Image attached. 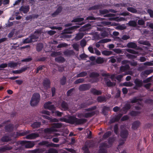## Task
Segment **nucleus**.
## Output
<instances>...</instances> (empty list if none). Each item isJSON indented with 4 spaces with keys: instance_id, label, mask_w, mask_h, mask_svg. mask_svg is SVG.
Wrapping results in <instances>:
<instances>
[{
    "instance_id": "obj_1",
    "label": "nucleus",
    "mask_w": 153,
    "mask_h": 153,
    "mask_svg": "<svg viewBox=\"0 0 153 153\" xmlns=\"http://www.w3.org/2000/svg\"><path fill=\"white\" fill-rule=\"evenodd\" d=\"M40 95L37 93H34L30 101L31 106L36 105L39 103L40 100Z\"/></svg>"
},
{
    "instance_id": "obj_2",
    "label": "nucleus",
    "mask_w": 153,
    "mask_h": 153,
    "mask_svg": "<svg viewBox=\"0 0 153 153\" xmlns=\"http://www.w3.org/2000/svg\"><path fill=\"white\" fill-rule=\"evenodd\" d=\"M120 128L121 130L120 132V136L122 138L126 140L128 134V131L124 128V126H121Z\"/></svg>"
},
{
    "instance_id": "obj_3",
    "label": "nucleus",
    "mask_w": 153,
    "mask_h": 153,
    "mask_svg": "<svg viewBox=\"0 0 153 153\" xmlns=\"http://www.w3.org/2000/svg\"><path fill=\"white\" fill-rule=\"evenodd\" d=\"M19 143L21 144H25V147L27 148H31L34 145L33 142L30 141H19Z\"/></svg>"
},
{
    "instance_id": "obj_4",
    "label": "nucleus",
    "mask_w": 153,
    "mask_h": 153,
    "mask_svg": "<svg viewBox=\"0 0 153 153\" xmlns=\"http://www.w3.org/2000/svg\"><path fill=\"white\" fill-rule=\"evenodd\" d=\"M95 113V111H93L78 115V117L80 118L83 117L86 118H89L94 115Z\"/></svg>"
},
{
    "instance_id": "obj_5",
    "label": "nucleus",
    "mask_w": 153,
    "mask_h": 153,
    "mask_svg": "<svg viewBox=\"0 0 153 153\" xmlns=\"http://www.w3.org/2000/svg\"><path fill=\"white\" fill-rule=\"evenodd\" d=\"M79 27V26H74L73 27H70L67 29H65L64 30V32L62 33V34H71L72 33L71 31H68L72 30H74L78 28Z\"/></svg>"
},
{
    "instance_id": "obj_6",
    "label": "nucleus",
    "mask_w": 153,
    "mask_h": 153,
    "mask_svg": "<svg viewBox=\"0 0 153 153\" xmlns=\"http://www.w3.org/2000/svg\"><path fill=\"white\" fill-rule=\"evenodd\" d=\"M91 87V85L89 84H83L79 86V89L81 91H85L89 90Z\"/></svg>"
},
{
    "instance_id": "obj_7",
    "label": "nucleus",
    "mask_w": 153,
    "mask_h": 153,
    "mask_svg": "<svg viewBox=\"0 0 153 153\" xmlns=\"http://www.w3.org/2000/svg\"><path fill=\"white\" fill-rule=\"evenodd\" d=\"M131 105L129 104H125L120 111L123 114H126L128 111L131 108Z\"/></svg>"
},
{
    "instance_id": "obj_8",
    "label": "nucleus",
    "mask_w": 153,
    "mask_h": 153,
    "mask_svg": "<svg viewBox=\"0 0 153 153\" xmlns=\"http://www.w3.org/2000/svg\"><path fill=\"white\" fill-rule=\"evenodd\" d=\"M51 82L50 80L47 78L44 80L42 84L44 88L47 89L50 88Z\"/></svg>"
},
{
    "instance_id": "obj_9",
    "label": "nucleus",
    "mask_w": 153,
    "mask_h": 153,
    "mask_svg": "<svg viewBox=\"0 0 153 153\" xmlns=\"http://www.w3.org/2000/svg\"><path fill=\"white\" fill-rule=\"evenodd\" d=\"M104 79L108 87H112L115 85L116 83L115 82H111L110 79H108L107 78L105 77Z\"/></svg>"
},
{
    "instance_id": "obj_10",
    "label": "nucleus",
    "mask_w": 153,
    "mask_h": 153,
    "mask_svg": "<svg viewBox=\"0 0 153 153\" xmlns=\"http://www.w3.org/2000/svg\"><path fill=\"white\" fill-rule=\"evenodd\" d=\"M123 115V114L120 113L117 115L115 117L111 119L110 121V123H114L116 121H118L120 119V118Z\"/></svg>"
},
{
    "instance_id": "obj_11",
    "label": "nucleus",
    "mask_w": 153,
    "mask_h": 153,
    "mask_svg": "<svg viewBox=\"0 0 153 153\" xmlns=\"http://www.w3.org/2000/svg\"><path fill=\"white\" fill-rule=\"evenodd\" d=\"M29 6H22L19 10L20 11H22L24 13H26L29 11Z\"/></svg>"
},
{
    "instance_id": "obj_12",
    "label": "nucleus",
    "mask_w": 153,
    "mask_h": 153,
    "mask_svg": "<svg viewBox=\"0 0 153 153\" xmlns=\"http://www.w3.org/2000/svg\"><path fill=\"white\" fill-rule=\"evenodd\" d=\"M76 118L73 116H70L67 118V123L73 124L75 123Z\"/></svg>"
},
{
    "instance_id": "obj_13",
    "label": "nucleus",
    "mask_w": 153,
    "mask_h": 153,
    "mask_svg": "<svg viewBox=\"0 0 153 153\" xmlns=\"http://www.w3.org/2000/svg\"><path fill=\"white\" fill-rule=\"evenodd\" d=\"M57 131V130L55 128H54L52 126L50 128H45L44 130V132L45 133L51 134L52 132Z\"/></svg>"
},
{
    "instance_id": "obj_14",
    "label": "nucleus",
    "mask_w": 153,
    "mask_h": 153,
    "mask_svg": "<svg viewBox=\"0 0 153 153\" xmlns=\"http://www.w3.org/2000/svg\"><path fill=\"white\" fill-rule=\"evenodd\" d=\"M39 136V135L38 134L32 133L27 136L26 138L28 139H33Z\"/></svg>"
},
{
    "instance_id": "obj_15",
    "label": "nucleus",
    "mask_w": 153,
    "mask_h": 153,
    "mask_svg": "<svg viewBox=\"0 0 153 153\" xmlns=\"http://www.w3.org/2000/svg\"><path fill=\"white\" fill-rule=\"evenodd\" d=\"M29 68L27 67H25L22 68L21 69L19 70L13 71L12 72L15 74H20L22 72L25 71L28 69Z\"/></svg>"
},
{
    "instance_id": "obj_16",
    "label": "nucleus",
    "mask_w": 153,
    "mask_h": 153,
    "mask_svg": "<svg viewBox=\"0 0 153 153\" xmlns=\"http://www.w3.org/2000/svg\"><path fill=\"white\" fill-rule=\"evenodd\" d=\"M140 122L139 121L134 122L132 124V128L133 130H136L140 126Z\"/></svg>"
},
{
    "instance_id": "obj_17",
    "label": "nucleus",
    "mask_w": 153,
    "mask_h": 153,
    "mask_svg": "<svg viewBox=\"0 0 153 153\" xmlns=\"http://www.w3.org/2000/svg\"><path fill=\"white\" fill-rule=\"evenodd\" d=\"M63 53L66 56H70L75 54V53L72 50H66L63 52Z\"/></svg>"
},
{
    "instance_id": "obj_18",
    "label": "nucleus",
    "mask_w": 153,
    "mask_h": 153,
    "mask_svg": "<svg viewBox=\"0 0 153 153\" xmlns=\"http://www.w3.org/2000/svg\"><path fill=\"white\" fill-rule=\"evenodd\" d=\"M104 4H100L95 5L90 7L89 10H96L99 9H101L102 7H104L105 6Z\"/></svg>"
},
{
    "instance_id": "obj_19",
    "label": "nucleus",
    "mask_w": 153,
    "mask_h": 153,
    "mask_svg": "<svg viewBox=\"0 0 153 153\" xmlns=\"http://www.w3.org/2000/svg\"><path fill=\"white\" fill-rule=\"evenodd\" d=\"M62 6H59L57 10L51 15L52 16L54 17L58 15L62 11Z\"/></svg>"
},
{
    "instance_id": "obj_20",
    "label": "nucleus",
    "mask_w": 153,
    "mask_h": 153,
    "mask_svg": "<svg viewBox=\"0 0 153 153\" xmlns=\"http://www.w3.org/2000/svg\"><path fill=\"white\" fill-rule=\"evenodd\" d=\"M87 120L85 119H79L76 118L75 124L77 125H81L86 123Z\"/></svg>"
},
{
    "instance_id": "obj_21",
    "label": "nucleus",
    "mask_w": 153,
    "mask_h": 153,
    "mask_svg": "<svg viewBox=\"0 0 153 153\" xmlns=\"http://www.w3.org/2000/svg\"><path fill=\"white\" fill-rule=\"evenodd\" d=\"M101 75L102 76L108 78L109 77L112 80L114 79L115 76L114 74L111 75L109 73L106 72L102 73Z\"/></svg>"
},
{
    "instance_id": "obj_22",
    "label": "nucleus",
    "mask_w": 153,
    "mask_h": 153,
    "mask_svg": "<svg viewBox=\"0 0 153 153\" xmlns=\"http://www.w3.org/2000/svg\"><path fill=\"white\" fill-rule=\"evenodd\" d=\"M91 92L95 95H100L102 94V92L101 91L97 90L94 88H92L90 90Z\"/></svg>"
},
{
    "instance_id": "obj_23",
    "label": "nucleus",
    "mask_w": 153,
    "mask_h": 153,
    "mask_svg": "<svg viewBox=\"0 0 153 153\" xmlns=\"http://www.w3.org/2000/svg\"><path fill=\"white\" fill-rule=\"evenodd\" d=\"M134 83L135 85L139 87H141L143 84V82L139 79H136L134 80Z\"/></svg>"
},
{
    "instance_id": "obj_24",
    "label": "nucleus",
    "mask_w": 153,
    "mask_h": 153,
    "mask_svg": "<svg viewBox=\"0 0 153 153\" xmlns=\"http://www.w3.org/2000/svg\"><path fill=\"white\" fill-rule=\"evenodd\" d=\"M130 68V66L128 65H126L125 66H121L120 68V72H124Z\"/></svg>"
},
{
    "instance_id": "obj_25",
    "label": "nucleus",
    "mask_w": 153,
    "mask_h": 153,
    "mask_svg": "<svg viewBox=\"0 0 153 153\" xmlns=\"http://www.w3.org/2000/svg\"><path fill=\"white\" fill-rule=\"evenodd\" d=\"M13 125L10 124L5 127V130L6 131H12L13 130Z\"/></svg>"
},
{
    "instance_id": "obj_26",
    "label": "nucleus",
    "mask_w": 153,
    "mask_h": 153,
    "mask_svg": "<svg viewBox=\"0 0 153 153\" xmlns=\"http://www.w3.org/2000/svg\"><path fill=\"white\" fill-rule=\"evenodd\" d=\"M127 46L128 48H135L137 47V44L134 42H130L127 45Z\"/></svg>"
},
{
    "instance_id": "obj_27",
    "label": "nucleus",
    "mask_w": 153,
    "mask_h": 153,
    "mask_svg": "<svg viewBox=\"0 0 153 153\" xmlns=\"http://www.w3.org/2000/svg\"><path fill=\"white\" fill-rule=\"evenodd\" d=\"M61 107L62 109L64 111L67 110L68 109V104L65 102L63 101L61 104Z\"/></svg>"
},
{
    "instance_id": "obj_28",
    "label": "nucleus",
    "mask_w": 153,
    "mask_h": 153,
    "mask_svg": "<svg viewBox=\"0 0 153 153\" xmlns=\"http://www.w3.org/2000/svg\"><path fill=\"white\" fill-rule=\"evenodd\" d=\"M127 10L129 12L134 13H138L137 10L135 8L133 7H128L127 8Z\"/></svg>"
},
{
    "instance_id": "obj_29",
    "label": "nucleus",
    "mask_w": 153,
    "mask_h": 153,
    "mask_svg": "<svg viewBox=\"0 0 153 153\" xmlns=\"http://www.w3.org/2000/svg\"><path fill=\"white\" fill-rule=\"evenodd\" d=\"M56 62H58L62 63L65 61V59L64 57L62 56H59L55 58Z\"/></svg>"
},
{
    "instance_id": "obj_30",
    "label": "nucleus",
    "mask_w": 153,
    "mask_h": 153,
    "mask_svg": "<svg viewBox=\"0 0 153 153\" xmlns=\"http://www.w3.org/2000/svg\"><path fill=\"white\" fill-rule=\"evenodd\" d=\"M130 102L132 103L138 102L140 103V102L142 101V99L140 98H137L136 97H134L132 99H131Z\"/></svg>"
},
{
    "instance_id": "obj_31",
    "label": "nucleus",
    "mask_w": 153,
    "mask_h": 153,
    "mask_svg": "<svg viewBox=\"0 0 153 153\" xmlns=\"http://www.w3.org/2000/svg\"><path fill=\"white\" fill-rule=\"evenodd\" d=\"M84 36V34L82 33H80L76 34L75 39L76 40H79L82 39Z\"/></svg>"
},
{
    "instance_id": "obj_32",
    "label": "nucleus",
    "mask_w": 153,
    "mask_h": 153,
    "mask_svg": "<svg viewBox=\"0 0 153 153\" xmlns=\"http://www.w3.org/2000/svg\"><path fill=\"white\" fill-rule=\"evenodd\" d=\"M129 26L132 27H136L137 25V22L134 20H131L127 24Z\"/></svg>"
},
{
    "instance_id": "obj_33",
    "label": "nucleus",
    "mask_w": 153,
    "mask_h": 153,
    "mask_svg": "<svg viewBox=\"0 0 153 153\" xmlns=\"http://www.w3.org/2000/svg\"><path fill=\"white\" fill-rule=\"evenodd\" d=\"M97 100L99 102H103L106 101V99L105 97L99 96L97 97Z\"/></svg>"
},
{
    "instance_id": "obj_34",
    "label": "nucleus",
    "mask_w": 153,
    "mask_h": 153,
    "mask_svg": "<svg viewBox=\"0 0 153 153\" xmlns=\"http://www.w3.org/2000/svg\"><path fill=\"white\" fill-rule=\"evenodd\" d=\"M41 125L40 122H35L31 125V126L33 128H38L40 127Z\"/></svg>"
},
{
    "instance_id": "obj_35",
    "label": "nucleus",
    "mask_w": 153,
    "mask_h": 153,
    "mask_svg": "<svg viewBox=\"0 0 153 153\" xmlns=\"http://www.w3.org/2000/svg\"><path fill=\"white\" fill-rule=\"evenodd\" d=\"M153 72V69H149L145 71L144 72H142L141 74L143 76H145V74L148 75L150 74Z\"/></svg>"
},
{
    "instance_id": "obj_36",
    "label": "nucleus",
    "mask_w": 153,
    "mask_h": 153,
    "mask_svg": "<svg viewBox=\"0 0 153 153\" xmlns=\"http://www.w3.org/2000/svg\"><path fill=\"white\" fill-rule=\"evenodd\" d=\"M11 140V138L9 137L4 136L1 138V140L3 142H8Z\"/></svg>"
},
{
    "instance_id": "obj_37",
    "label": "nucleus",
    "mask_w": 153,
    "mask_h": 153,
    "mask_svg": "<svg viewBox=\"0 0 153 153\" xmlns=\"http://www.w3.org/2000/svg\"><path fill=\"white\" fill-rule=\"evenodd\" d=\"M62 123H53L52 124V127L54 128H60L62 127Z\"/></svg>"
},
{
    "instance_id": "obj_38",
    "label": "nucleus",
    "mask_w": 153,
    "mask_h": 153,
    "mask_svg": "<svg viewBox=\"0 0 153 153\" xmlns=\"http://www.w3.org/2000/svg\"><path fill=\"white\" fill-rule=\"evenodd\" d=\"M47 104H45L44 105V108L45 109H49L50 110H54L55 109L54 106L53 105L51 104L50 106H47Z\"/></svg>"
},
{
    "instance_id": "obj_39",
    "label": "nucleus",
    "mask_w": 153,
    "mask_h": 153,
    "mask_svg": "<svg viewBox=\"0 0 153 153\" xmlns=\"http://www.w3.org/2000/svg\"><path fill=\"white\" fill-rule=\"evenodd\" d=\"M43 46L42 43H40L37 44L36 45V50L38 51H41L43 48Z\"/></svg>"
},
{
    "instance_id": "obj_40",
    "label": "nucleus",
    "mask_w": 153,
    "mask_h": 153,
    "mask_svg": "<svg viewBox=\"0 0 153 153\" xmlns=\"http://www.w3.org/2000/svg\"><path fill=\"white\" fill-rule=\"evenodd\" d=\"M62 53L61 52H53L51 54V56L52 57H56L61 55Z\"/></svg>"
},
{
    "instance_id": "obj_41",
    "label": "nucleus",
    "mask_w": 153,
    "mask_h": 153,
    "mask_svg": "<svg viewBox=\"0 0 153 153\" xmlns=\"http://www.w3.org/2000/svg\"><path fill=\"white\" fill-rule=\"evenodd\" d=\"M92 104V102L88 103L85 102L81 104L80 105V107L81 108H84L88 106L91 105Z\"/></svg>"
},
{
    "instance_id": "obj_42",
    "label": "nucleus",
    "mask_w": 153,
    "mask_h": 153,
    "mask_svg": "<svg viewBox=\"0 0 153 153\" xmlns=\"http://www.w3.org/2000/svg\"><path fill=\"white\" fill-rule=\"evenodd\" d=\"M104 62V59L103 58L99 57L96 60V62L99 64H102Z\"/></svg>"
},
{
    "instance_id": "obj_43",
    "label": "nucleus",
    "mask_w": 153,
    "mask_h": 153,
    "mask_svg": "<svg viewBox=\"0 0 153 153\" xmlns=\"http://www.w3.org/2000/svg\"><path fill=\"white\" fill-rule=\"evenodd\" d=\"M113 52L111 51L104 50L102 52V54L105 56H109L112 54Z\"/></svg>"
},
{
    "instance_id": "obj_44",
    "label": "nucleus",
    "mask_w": 153,
    "mask_h": 153,
    "mask_svg": "<svg viewBox=\"0 0 153 153\" xmlns=\"http://www.w3.org/2000/svg\"><path fill=\"white\" fill-rule=\"evenodd\" d=\"M87 74V73L86 71H83L80 73L78 74L76 76V77L78 78L79 77H83L86 76Z\"/></svg>"
},
{
    "instance_id": "obj_45",
    "label": "nucleus",
    "mask_w": 153,
    "mask_h": 153,
    "mask_svg": "<svg viewBox=\"0 0 153 153\" xmlns=\"http://www.w3.org/2000/svg\"><path fill=\"white\" fill-rule=\"evenodd\" d=\"M140 111H132L129 114L132 116H135L140 114Z\"/></svg>"
},
{
    "instance_id": "obj_46",
    "label": "nucleus",
    "mask_w": 153,
    "mask_h": 153,
    "mask_svg": "<svg viewBox=\"0 0 153 153\" xmlns=\"http://www.w3.org/2000/svg\"><path fill=\"white\" fill-rule=\"evenodd\" d=\"M133 85V84L130 82H125L122 84L121 86L127 87H131Z\"/></svg>"
},
{
    "instance_id": "obj_47",
    "label": "nucleus",
    "mask_w": 153,
    "mask_h": 153,
    "mask_svg": "<svg viewBox=\"0 0 153 153\" xmlns=\"http://www.w3.org/2000/svg\"><path fill=\"white\" fill-rule=\"evenodd\" d=\"M99 76V74L98 73L95 72L91 73L90 75V77L91 78H96Z\"/></svg>"
},
{
    "instance_id": "obj_48",
    "label": "nucleus",
    "mask_w": 153,
    "mask_h": 153,
    "mask_svg": "<svg viewBox=\"0 0 153 153\" xmlns=\"http://www.w3.org/2000/svg\"><path fill=\"white\" fill-rule=\"evenodd\" d=\"M18 63L15 62H11L8 63V66L10 68H14L17 66L18 65Z\"/></svg>"
},
{
    "instance_id": "obj_49",
    "label": "nucleus",
    "mask_w": 153,
    "mask_h": 153,
    "mask_svg": "<svg viewBox=\"0 0 153 153\" xmlns=\"http://www.w3.org/2000/svg\"><path fill=\"white\" fill-rule=\"evenodd\" d=\"M30 37L32 41H32L33 42H35L37 41L39 37V35H35L34 34L30 36Z\"/></svg>"
},
{
    "instance_id": "obj_50",
    "label": "nucleus",
    "mask_w": 153,
    "mask_h": 153,
    "mask_svg": "<svg viewBox=\"0 0 153 153\" xmlns=\"http://www.w3.org/2000/svg\"><path fill=\"white\" fill-rule=\"evenodd\" d=\"M84 20V19L83 18H76L71 21V22H79L82 21Z\"/></svg>"
},
{
    "instance_id": "obj_51",
    "label": "nucleus",
    "mask_w": 153,
    "mask_h": 153,
    "mask_svg": "<svg viewBox=\"0 0 153 153\" xmlns=\"http://www.w3.org/2000/svg\"><path fill=\"white\" fill-rule=\"evenodd\" d=\"M126 51L128 52L133 54H138V51H136L132 49H126Z\"/></svg>"
},
{
    "instance_id": "obj_52",
    "label": "nucleus",
    "mask_w": 153,
    "mask_h": 153,
    "mask_svg": "<svg viewBox=\"0 0 153 153\" xmlns=\"http://www.w3.org/2000/svg\"><path fill=\"white\" fill-rule=\"evenodd\" d=\"M110 147L108 145H107V143H101L100 144V148H108Z\"/></svg>"
},
{
    "instance_id": "obj_53",
    "label": "nucleus",
    "mask_w": 153,
    "mask_h": 153,
    "mask_svg": "<svg viewBox=\"0 0 153 153\" xmlns=\"http://www.w3.org/2000/svg\"><path fill=\"white\" fill-rule=\"evenodd\" d=\"M32 41H32L31 37L30 36L25 39L23 41V43H29L31 42H32Z\"/></svg>"
},
{
    "instance_id": "obj_54",
    "label": "nucleus",
    "mask_w": 153,
    "mask_h": 153,
    "mask_svg": "<svg viewBox=\"0 0 153 153\" xmlns=\"http://www.w3.org/2000/svg\"><path fill=\"white\" fill-rule=\"evenodd\" d=\"M5 152L7 151H10L13 149V147L10 146L9 145H7L4 146Z\"/></svg>"
},
{
    "instance_id": "obj_55",
    "label": "nucleus",
    "mask_w": 153,
    "mask_h": 153,
    "mask_svg": "<svg viewBox=\"0 0 153 153\" xmlns=\"http://www.w3.org/2000/svg\"><path fill=\"white\" fill-rule=\"evenodd\" d=\"M126 56L128 59H134L137 57V56L133 55L128 53H127L126 54Z\"/></svg>"
},
{
    "instance_id": "obj_56",
    "label": "nucleus",
    "mask_w": 153,
    "mask_h": 153,
    "mask_svg": "<svg viewBox=\"0 0 153 153\" xmlns=\"http://www.w3.org/2000/svg\"><path fill=\"white\" fill-rule=\"evenodd\" d=\"M87 44V42L85 39H83L81 40L80 43V45L82 47H84Z\"/></svg>"
},
{
    "instance_id": "obj_57",
    "label": "nucleus",
    "mask_w": 153,
    "mask_h": 153,
    "mask_svg": "<svg viewBox=\"0 0 153 153\" xmlns=\"http://www.w3.org/2000/svg\"><path fill=\"white\" fill-rule=\"evenodd\" d=\"M42 29H38L36 30L34 33V34L36 35H39V36H40L41 34L42 33Z\"/></svg>"
},
{
    "instance_id": "obj_58",
    "label": "nucleus",
    "mask_w": 153,
    "mask_h": 153,
    "mask_svg": "<svg viewBox=\"0 0 153 153\" xmlns=\"http://www.w3.org/2000/svg\"><path fill=\"white\" fill-rule=\"evenodd\" d=\"M100 13L101 14H105L108 13H109V10L104 9L100 10Z\"/></svg>"
},
{
    "instance_id": "obj_59",
    "label": "nucleus",
    "mask_w": 153,
    "mask_h": 153,
    "mask_svg": "<svg viewBox=\"0 0 153 153\" xmlns=\"http://www.w3.org/2000/svg\"><path fill=\"white\" fill-rule=\"evenodd\" d=\"M126 19L125 18L122 17H120L119 18V17H116V20L115 21L119 22H120L121 21H126Z\"/></svg>"
},
{
    "instance_id": "obj_60",
    "label": "nucleus",
    "mask_w": 153,
    "mask_h": 153,
    "mask_svg": "<svg viewBox=\"0 0 153 153\" xmlns=\"http://www.w3.org/2000/svg\"><path fill=\"white\" fill-rule=\"evenodd\" d=\"M66 81V78L65 76H63L61 79L60 82L61 84L62 85H64Z\"/></svg>"
},
{
    "instance_id": "obj_61",
    "label": "nucleus",
    "mask_w": 153,
    "mask_h": 153,
    "mask_svg": "<svg viewBox=\"0 0 153 153\" xmlns=\"http://www.w3.org/2000/svg\"><path fill=\"white\" fill-rule=\"evenodd\" d=\"M85 81V79L83 78H80L76 80L75 82V84H77L79 83L83 82Z\"/></svg>"
},
{
    "instance_id": "obj_62",
    "label": "nucleus",
    "mask_w": 153,
    "mask_h": 153,
    "mask_svg": "<svg viewBox=\"0 0 153 153\" xmlns=\"http://www.w3.org/2000/svg\"><path fill=\"white\" fill-rule=\"evenodd\" d=\"M111 134V133L110 131H108L105 133L103 135V138L104 139H106Z\"/></svg>"
},
{
    "instance_id": "obj_63",
    "label": "nucleus",
    "mask_w": 153,
    "mask_h": 153,
    "mask_svg": "<svg viewBox=\"0 0 153 153\" xmlns=\"http://www.w3.org/2000/svg\"><path fill=\"white\" fill-rule=\"evenodd\" d=\"M72 46L73 48L76 51H78L79 50V45L77 43H74L72 45Z\"/></svg>"
},
{
    "instance_id": "obj_64",
    "label": "nucleus",
    "mask_w": 153,
    "mask_h": 153,
    "mask_svg": "<svg viewBox=\"0 0 153 153\" xmlns=\"http://www.w3.org/2000/svg\"><path fill=\"white\" fill-rule=\"evenodd\" d=\"M48 153H58L57 151L53 148H51L48 150Z\"/></svg>"
}]
</instances>
